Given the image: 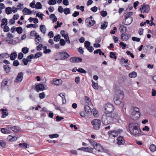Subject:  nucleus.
Returning a JSON list of instances; mask_svg holds the SVG:
<instances>
[{"label": "nucleus", "instance_id": "nucleus-1", "mask_svg": "<svg viewBox=\"0 0 156 156\" xmlns=\"http://www.w3.org/2000/svg\"><path fill=\"white\" fill-rule=\"evenodd\" d=\"M118 118L117 114L116 113H106L102 115L101 120L104 125H107L112 123L114 118Z\"/></svg>", "mask_w": 156, "mask_h": 156}, {"label": "nucleus", "instance_id": "nucleus-2", "mask_svg": "<svg viewBox=\"0 0 156 156\" xmlns=\"http://www.w3.org/2000/svg\"><path fill=\"white\" fill-rule=\"evenodd\" d=\"M130 134L135 137L142 135L139 125L136 123H130L128 125Z\"/></svg>", "mask_w": 156, "mask_h": 156}, {"label": "nucleus", "instance_id": "nucleus-3", "mask_svg": "<svg viewBox=\"0 0 156 156\" xmlns=\"http://www.w3.org/2000/svg\"><path fill=\"white\" fill-rule=\"evenodd\" d=\"M124 93L122 91L118 90H117L114 96V101L116 105H118L122 103L120 98H123Z\"/></svg>", "mask_w": 156, "mask_h": 156}, {"label": "nucleus", "instance_id": "nucleus-4", "mask_svg": "<svg viewBox=\"0 0 156 156\" xmlns=\"http://www.w3.org/2000/svg\"><path fill=\"white\" fill-rule=\"evenodd\" d=\"M56 56L60 60H65L69 57V55L66 51L60 52L57 53Z\"/></svg>", "mask_w": 156, "mask_h": 156}, {"label": "nucleus", "instance_id": "nucleus-5", "mask_svg": "<svg viewBox=\"0 0 156 156\" xmlns=\"http://www.w3.org/2000/svg\"><path fill=\"white\" fill-rule=\"evenodd\" d=\"M91 123L94 129L98 130L100 129L101 124L100 120L95 119L93 120Z\"/></svg>", "mask_w": 156, "mask_h": 156}, {"label": "nucleus", "instance_id": "nucleus-6", "mask_svg": "<svg viewBox=\"0 0 156 156\" xmlns=\"http://www.w3.org/2000/svg\"><path fill=\"white\" fill-rule=\"evenodd\" d=\"M105 113H112L114 109L113 105L110 103H107L105 107Z\"/></svg>", "mask_w": 156, "mask_h": 156}, {"label": "nucleus", "instance_id": "nucleus-7", "mask_svg": "<svg viewBox=\"0 0 156 156\" xmlns=\"http://www.w3.org/2000/svg\"><path fill=\"white\" fill-rule=\"evenodd\" d=\"M92 18L93 17L92 16H91L86 19L85 22L86 23H87L88 24V25L87 26V27H91L93 26L95 23V21L94 20H92Z\"/></svg>", "mask_w": 156, "mask_h": 156}, {"label": "nucleus", "instance_id": "nucleus-8", "mask_svg": "<svg viewBox=\"0 0 156 156\" xmlns=\"http://www.w3.org/2000/svg\"><path fill=\"white\" fill-rule=\"evenodd\" d=\"M131 115L132 119H133L134 120H136L140 117V112H138L137 113L133 111L131 114Z\"/></svg>", "mask_w": 156, "mask_h": 156}, {"label": "nucleus", "instance_id": "nucleus-9", "mask_svg": "<svg viewBox=\"0 0 156 156\" xmlns=\"http://www.w3.org/2000/svg\"><path fill=\"white\" fill-rule=\"evenodd\" d=\"M69 60L71 62L73 63L80 62H82V59L80 57H73L70 58Z\"/></svg>", "mask_w": 156, "mask_h": 156}, {"label": "nucleus", "instance_id": "nucleus-10", "mask_svg": "<svg viewBox=\"0 0 156 156\" xmlns=\"http://www.w3.org/2000/svg\"><path fill=\"white\" fill-rule=\"evenodd\" d=\"M23 73L22 72L19 73L16 78L15 82L18 83L21 82L23 78Z\"/></svg>", "mask_w": 156, "mask_h": 156}, {"label": "nucleus", "instance_id": "nucleus-11", "mask_svg": "<svg viewBox=\"0 0 156 156\" xmlns=\"http://www.w3.org/2000/svg\"><path fill=\"white\" fill-rule=\"evenodd\" d=\"M36 90L37 92L39 91H43L45 89V87L43 84L40 83L37 85L35 87Z\"/></svg>", "mask_w": 156, "mask_h": 156}, {"label": "nucleus", "instance_id": "nucleus-12", "mask_svg": "<svg viewBox=\"0 0 156 156\" xmlns=\"http://www.w3.org/2000/svg\"><path fill=\"white\" fill-rule=\"evenodd\" d=\"M131 35L129 34H122L121 35V39L122 41H126L129 39Z\"/></svg>", "mask_w": 156, "mask_h": 156}, {"label": "nucleus", "instance_id": "nucleus-13", "mask_svg": "<svg viewBox=\"0 0 156 156\" xmlns=\"http://www.w3.org/2000/svg\"><path fill=\"white\" fill-rule=\"evenodd\" d=\"M117 140L118 145L123 144L125 143V141L122 136H119Z\"/></svg>", "mask_w": 156, "mask_h": 156}, {"label": "nucleus", "instance_id": "nucleus-14", "mask_svg": "<svg viewBox=\"0 0 156 156\" xmlns=\"http://www.w3.org/2000/svg\"><path fill=\"white\" fill-rule=\"evenodd\" d=\"M10 129L15 133L19 132L21 131V129L18 126H15L12 127H10Z\"/></svg>", "mask_w": 156, "mask_h": 156}, {"label": "nucleus", "instance_id": "nucleus-15", "mask_svg": "<svg viewBox=\"0 0 156 156\" xmlns=\"http://www.w3.org/2000/svg\"><path fill=\"white\" fill-rule=\"evenodd\" d=\"M1 111H2V115L1 116L2 118H4L8 115V112H6V111H7V109H1Z\"/></svg>", "mask_w": 156, "mask_h": 156}, {"label": "nucleus", "instance_id": "nucleus-16", "mask_svg": "<svg viewBox=\"0 0 156 156\" xmlns=\"http://www.w3.org/2000/svg\"><path fill=\"white\" fill-rule=\"evenodd\" d=\"M30 36H34L36 37V39H37L38 38H41L40 35L34 30L32 31L30 33Z\"/></svg>", "mask_w": 156, "mask_h": 156}, {"label": "nucleus", "instance_id": "nucleus-17", "mask_svg": "<svg viewBox=\"0 0 156 156\" xmlns=\"http://www.w3.org/2000/svg\"><path fill=\"white\" fill-rule=\"evenodd\" d=\"M150 9V7L148 5L144 3L141 5L139 10H149Z\"/></svg>", "mask_w": 156, "mask_h": 156}, {"label": "nucleus", "instance_id": "nucleus-18", "mask_svg": "<svg viewBox=\"0 0 156 156\" xmlns=\"http://www.w3.org/2000/svg\"><path fill=\"white\" fill-rule=\"evenodd\" d=\"M125 23H124V24L126 25H129L133 21V18H125Z\"/></svg>", "mask_w": 156, "mask_h": 156}, {"label": "nucleus", "instance_id": "nucleus-19", "mask_svg": "<svg viewBox=\"0 0 156 156\" xmlns=\"http://www.w3.org/2000/svg\"><path fill=\"white\" fill-rule=\"evenodd\" d=\"M119 29L122 34H124L127 31L126 27L123 25H120Z\"/></svg>", "mask_w": 156, "mask_h": 156}, {"label": "nucleus", "instance_id": "nucleus-20", "mask_svg": "<svg viewBox=\"0 0 156 156\" xmlns=\"http://www.w3.org/2000/svg\"><path fill=\"white\" fill-rule=\"evenodd\" d=\"M94 148L97 151H101L102 150V147L101 145L97 143L94 146Z\"/></svg>", "mask_w": 156, "mask_h": 156}, {"label": "nucleus", "instance_id": "nucleus-21", "mask_svg": "<svg viewBox=\"0 0 156 156\" xmlns=\"http://www.w3.org/2000/svg\"><path fill=\"white\" fill-rule=\"evenodd\" d=\"M17 56V55L16 52H12L10 55L9 57L10 59L12 60H14Z\"/></svg>", "mask_w": 156, "mask_h": 156}, {"label": "nucleus", "instance_id": "nucleus-22", "mask_svg": "<svg viewBox=\"0 0 156 156\" xmlns=\"http://www.w3.org/2000/svg\"><path fill=\"white\" fill-rule=\"evenodd\" d=\"M84 110L88 114H90L92 112L90 107L88 105H85Z\"/></svg>", "mask_w": 156, "mask_h": 156}, {"label": "nucleus", "instance_id": "nucleus-23", "mask_svg": "<svg viewBox=\"0 0 156 156\" xmlns=\"http://www.w3.org/2000/svg\"><path fill=\"white\" fill-rule=\"evenodd\" d=\"M108 133L111 136H112L114 137H116L118 136L115 130L109 131L108 132Z\"/></svg>", "mask_w": 156, "mask_h": 156}, {"label": "nucleus", "instance_id": "nucleus-24", "mask_svg": "<svg viewBox=\"0 0 156 156\" xmlns=\"http://www.w3.org/2000/svg\"><path fill=\"white\" fill-rule=\"evenodd\" d=\"M9 57V54L7 53H4L0 54V58H8Z\"/></svg>", "mask_w": 156, "mask_h": 156}, {"label": "nucleus", "instance_id": "nucleus-25", "mask_svg": "<svg viewBox=\"0 0 156 156\" xmlns=\"http://www.w3.org/2000/svg\"><path fill=\"white\" fill-rule=\"evenodd\" d=\"M53 82L54 84L56 85H59L62 83V81L61 79H54Z\"/></svg>", "mask_w": 156, "mask_h": 156}, {"label": "nucleus", "instance_id": "nucleus-26", "mask_svg": "<svg viewBox=\"0 0 156 156\" xmlns=\"http://www.w3.org/2000/svg\"><path fill=\"white\" fill-rule=\"evenodd\" d=\"M133 13L132 12H128L125 13L124 16L125 18H132L131 16L133 15Z\"/></svg>", "mask_w": 156, "mask_h": 156}, {"label": "nucleus", "instance_id": "nucleus-27", "mask_svg": "<svg viewBox=\"0 0 156 156\" xmlns=\"http://www.w3.org/2000/svg\"><path fill=\"white\" fill-rule=\"evenodd\" d=\"M40 29L41 31L43 34H45L46 31V28L44 25H41L40 27Z\"/></svg>", "mask_w": 156, "mask_h": 156}, {"label": "nucleus", "instance_id": "nucleus-28", "mask_svg": "<svg viewBox=\"0 0 156 156\" xmlns=\"http://www.w3.org/2000/svg\"><path fill=\"white\" fill-rule=\"evenodd\" d=\"M23 9V10H29L26 7H24V8L23 4H20L17 6V8L16 9V10H17V9Z\"/></svg>", "mask_w": 156, "mask_h": 156}, {"label": "nucleus", "instance_id": "nucleus-29", "mask_svg": "<svg viewBox=\"0 0 156 156\" xmlns=\"http://www.w3.org/2000/svg\"><path fill=\"white\" fill-rule=\"evenodd\" d=\"M50 17L52 20L53 23L55 22L57 20V18L54 14H51L50 16Z\"/></svg>", "mask_w": 156, "mask_h": 156}, {"label": "nucleus", "instance_id": "nucleus-30", "mask_svg": "<svg viewBox=\"0 0 156 156\" xmlns=\"http://www.w3.org/2000/svg\"><path fill=\"white\" fill-rule=\"evenodd\" d=\"M4 69L6 73H9L10 70V68L9 65H4Z\"/></svg>", "mask_w": 156, "mask_h": 156}, {"label": "nucleus", "instance_id": "nucleus-31", "mask_svg": "<svg viewBox=\"0 0 156 156\" xmlns=\"http://www.w3.org/2000/svg\"><path fill=\"white\" fill-rule=\"evenodd\" d=\"M129 76L131 78H135L137 76V73L136 72H133L129 74Z\"/></svg>", "mask_w": 156, "mask_h": 156}, {"label": "nucleus", "instance_id": "nucleus-32", "mask_svg": "<svg viewBox=\"0 0 156 156\" xmlns=\"http://www.w3.org/2000/svg\"><path fill=\"white\" fill-rule=\"evenodd\" d=\"M7 24V19L5 18L3 19L2 20V24H1V27L2 28L3 25H6Z\"/></svg>", "mask_w": 156, "mask_h": 156}, {"label": "nucleus", "instance_id": "nucleus-33", "mask_svg": "<svg viewBox=\"0 0 156 156\" xmlns=\"http://www.w3.org/2000/svg\"><path fill=\"white\" fill-rule=\"evenodd\" d=\"M93 148L89 147H85V152L91 153L93 150Z\"/></svg>", "mask_w": 156, "mask_h": 156}, {"label": "nucleus", "instance_id": "nucleus-34", "mask_svg": "<svg viewBox=\"0 0 156 156\" xmlns=\"http://www.w3.org/2000/svg\"><path fill=\"white\" fill-rule=\"evenodd\" d=\"M8 83L7 79H4L2 82L1 86L2 87H5V86L7 85Z\"/></svg>", "mask_w": 156, "mask_h": 156}, {"label": "nucleus", "instance_id": "nucleus-35", "mask_svg": "<svg viewBox=\"0 0 156 156\" xmlns=\"http://www.w3.org/2000/svg\"><path fill=\"white\" fill-rule=\"evenodd\" d=\"M108 23L107 22H105L104 23L102 24L101 25V28L102 30H104L107 27Z\"/></svg>", "mask_w": 156, "mask_h": 156}, {"label": "nucleus", "instance_id": "nucleus-36", "mask_svg": "<svg viewBox=\"0 0 156 156\" xmlns=\"http://www.w3.org/2000/svg\"><path fill=\"white\" fill-rule=\"evenodd\" d=\"M116 53L113 52H110V57L111 58H114L116 60L117 59V57L115 56Z\"/></svg>", "mask_w": 156, "mask_h": 156}, {"label": "nucleus", "instance_id": "nucleus-37", "mask_svg": "<svg viewBox=\"0 0 156 156\" xmlns=\"http://www.w3.org/2000/svg\"><path fill=\"white\" fill-rule=\"evenodd\" d=\"M42 7V5L41 3L40 2H37L35 4V8L36 9H41Z\"/></svg>", "mask_w": 156, "mask_h": 156}, {"label": "nucleus", "instance_id": "nucleus-38", "mask_svg": "<svg viewBox=\"0 0 156 156\" xmlns=\"http://www.w3.org/2000/svg\"><path fill=\"white\" fill-rule=\"evenodd\" d=\"M149 148L151 151L154 152L156 150V146L154 144H152L150 146Z\"/></svg>", "mask_w": 156, "mask_h": 156}, {"label": "nucleus", "instance_id": "nucleus-39", "mask_svg": "<svg viewBox=\"0 0 156 156\" xmlns=\"http://www.w3.org/2000/svg\"><path fill=\"white\" fill-rule=\"evenodd\" d=\"M16 30L17 33L19 34H21L23 31V30L21 27H19L16 28Z\"/></svg>", "mask_w": 156, "mask_h": 156}, {"label": "nucleus", "instance_id": "nucleus-40", "mask_svg": "<svg viewBox=\"0 0 156 156\" xmlns=\"http://www.w3.org/2000/svg\"><path fill=\"white\" fill-rule=\"evenodd\" d=\"M33 58H34V56L33 54H31L27 56L26 59H27L28 62H29L31 61V59Z\"/></svg>", "mask_w": 156, "mask_h": 156}, {"label": "nucleus", "instance_id": "nucleus-41", "mask_svg": "<svg viewBox=\"0 0 156 156\" xmlns=\"http://www.w3.org/2000/svg\"><path fill=\"white\" fill-rule=\"evenodd\" d=\"M92 86L93 87V88L96 90H98V85L94 82L92 80Z\"/></svg>", "mask_w": 156, "mask_h": 156}, {"label": "nucleus", "instance_id": "nucleus-42", "mask_svg": "<svg viewBox=\"0 0 156 156\" xmlns=\"http://www.w3.org/2000/svg\"><path fill=\"white\" fill-rule=\"evenodd\" d=\"M1 131L2 133L5 134H9L10 132L9 130L4 128L2 129H1Z\"/></svg>", "mask_w": 156, "mask_h": 156}, {"label": "nucleus", "instance_id": "nucleus-43", "mask_svg": "<svg viewBox=\"0 0 156 156\" xmlns=\"http://www.w3.org/2000/svg\"><path fill=\"white\" fill-rule=\"evenodd\" d=\"M23 14L25 15H30L32 13L31 10H22Z\"/></svg>", "mask_w": 156, "mask_h": 156}, {"label": "nucleus", "instance_id": "nucleus-44", "mask_svg": "<svg viewBox=\"0 0 156 156\" xmlns=\"http://www.w3.org/2000/svg\"><path fill=\"white\" fill-rule=\"evenodd\" d=\"M22 51L23 53L26 54L28 52L29 50L27 47H24L22 49Z\"/></svg>", "mask_w": 156, "mask_h": 156}, {"label": "nucleus", "instance_id": "nucleus-45", "mask_svg": "<svg viewBox=\"0 0 156 156\" xmlns=\"http://www.w3.org/2000/svg\"><path fill=\"white\" fill-rule=\"evenodd\" d=\"M61 36L59 34H58L54 37V40L55 41H58L59 40V39L60 38Z\"/></svg>", "mask_w": 156, "mask_h": 156}, {"label": "nucleus", "instance_id": "nucleus-46", "mask_svg": "<svg viewBox=\"0 0 156 156\" xmlns=\"http://www.w3.org/2000/svg\"><path fill=\"white\" fill-rule=\"evenodd\" d=\"M19 146L24 148H27V144L26 143H24L23 144L20 143L19 144Z\"/></svg>", "mask_w": 156, "mask_h": 156}, {"label": "nucleus", "instance_id": "nucleus-47", "mask_svg": "<svg viewBox=\"0 0 156 156\" xmlns=\"http://www.w3.org/2000/svg\"><path fill=\"white\" fill-rule=\"evenodd\" d=\"M37 27V25L35 24H30L27 25L26 27L27 28L33 27L34 28H36Z\"/></svg>", "mask_w": 156, "mask_h": 156}, {"label": "nucleus", "instance_id": "nucleus-48", "mask_svg": "<svg viewBox=\"0 0 156 156\" xmlns=\"http://www.w3.org/2000/svg\"><path fill=\"white\" fill-rule=\"evenodd\" d=\"M77 71L80 73H86V71L81 68H80L77 70Z\"/></svg>", "mask_w": 156, "mask_h": 156}, {"label": "nucleus", "instance_id": "nucleus-49", "mask_svg": "<svg viewBox=\"0 0 156 156\" xmlns=\"http://www.w3.org/2000/svg\"><path fill=\"white\" fill-rule=\"evenodd\" d=\"M48 3L49 5H55L56 3V0H50L48 1Z\"/></svg>", "mask_w": 156, "mask_h": 156}, {"label": "nucleus", "instance_id": "nucleus-50", "mask_svg": "<svg viewBox=\"0 0 156 156\" xmlns=\"http://www.w3.org/2000/svg\"><path fill=\"white\" fill-rule=\"evenodd\" d=\"M90 42L86 41L84 42V46L86 48H87L89 46H90Z\"/></svg>", "mask_w": 156, "mask_h": 156}, {"label": "nucleus", "instance_id": "nucleus-51", "mask_svg": "<svg viewBox=\"0 0 156 156\" xmlns=\"http://www.w3.org/2000/svg\"><path fill=\"white\" fill-rule=\"evenodd\" d=\"M42 55V53L41 52H38L35 54L34 58H37L40 57Z\"/></svg>", "mask_w": 156, "mask_h": 156}, {"label": "nucleus", "instance_id": "nucleus-52", "mask_svg": "<svg viewBox=\"0 0 156 156\" xmlns=\"http://www.w3.org/2000/svg\"><path fill=\"white\" fill-rule=\"evenodd\" d=\"M85 99L87 103L89 105L91 104V101L90 99L87 96L85 97Z\"/></svg>", "mask_w": 156, "mask_h": 156}, {"label": "nucleus", "instance_id": "nucleus-53", "mask_svg": "<svg viewBox=\"0 0 156 156\" xmlns=\"http://www.w3.org/2000/svg\"><path fill=\"white\" fill-rule=\"evenodd\" d=\"M6 41L8 44H12L13 43V41L12 39L10 38H6Z\"/></svg>", "mask_w": 156, "mask_h": 156}, {"label": "nucleus", "instance_id": "nucleus-54", "mask_svg": "<svg viewBox=\"0 0 156 156\" xmlns=\"http://www.w3.org/2000/svg\"><path fill=\"white\" fill-rule=\"evenodd\" d=\"M10 29L9 27L6 25L5 26L3 27V31L5 32H7L9 31Z\"/></svg>", "mask_w": 156, "mask_h": 156}, {"label": "nucleus", "instance_id": "nucleus-55", "mask_svg": "<svg viewBox=\"0 0 156 156\" xmlns=\"http://www.w3.org/2000/svg\"><path fill=\"white\" fill-rule=\"evenodd\" d=\"M49 136L50 138H52L58 137L59 136V135L58 134H50L49 135Z\"/></svg>", "mask_w": 156, "mask_h": 156}, {"label": "nucleus", "instance_id": "nucleus-56", "mask_svg": "<svg viewBox=\"0 0 156 156\" xmlns=\"http://www.w3.org/2000/svg\"><path fill=\"white\" fill-rule=\"evenodd\" d=\"M59 43L61 45L63 46L66 44V43L63 39H61L60 40Z\"/></svg>", "mask_w": 156, "mask_h": 156}, {"label": "nucleus", "instance_id": "nucleus-57", "mask_svg": "<svg viewBox=\"0 0 156 156\" xmlns=\"http://www.w3.org/2000/svg\"><path fill=\"white\" fill-rule=\"evenodd\" d=\"M119 45L122 47V48L123 49H125L126 45L122 42H121L119 43Z\"/></svg>", "mask_w": 156, "mask_h": 156}, {"label": "nucleus", "instance_id": "nucleus-58", "mask_svg": "<svg viewBox=\"0 0 156 156\" xmlns=\"http://www.w3.org/2000/svg\"><path fill=\"white\" fill-rule=\"evenodd\" d=\"M100 13L101 16L103 17H105L107 15V12L104 10L102 11Z\"/></svg>", "mask_w": 156, "mask_h": 156}, {"label": "nucleus", "instance_id": "nucleus-59", "mask_svg": "<svg viewBox=\"0 0 156 156\" xmlns=\"http://www.w3.org/2000/svg\"><path fill=\"white\" fill-rule=\"evenodd\" d=\"M35 1L34 0H33L32 2L30 4V6L33 8H35Z\"/></svg>", "mask_w": 156, "mask_h": 156}, {"label": "nucleus", "instance_id": "nucleus-60", "mask_svg": "<svg viewBox=\"0 0 156 156\" xmlns=\"http://www.w3.org/2000/svg\"><path fill=\"white\" fill-rule=\"evenodd\" d=\"M89 142L91 144V145L93 147L96 145L97 143L94 141L93 140L90 139L89 140Z\"/></svg>", "mask_w": 156, "mask_h": 156}, {"label": "nucleus", "instance_id": "nucleus-61", "mask_svg": "<svg viewBox=\"0 0 156 156\" xmlns=\"http://www.w3.org/2000/svg\"><path fill=\"white\" fill-rule=\"evenodd\" d=\"M13 65L15 66H17L19 65L18 61L17 60H14L13 62Z\"/></svg>", "mask_w": 156, "mask_h": 156}, {"label": "nucleus", "instance_id": "nucleus-62", "mask_svg": "<svg viewBox=\"0 0 156 156\" xmlns=\"http://www.w3.org/2000/svg\"><path fill=\"white\" fill-rule=\"evenodd\" d=\"M56 119L57 121L59 122L61 120L63 119H64V118L57 115L56 116Z\"/></svg>", "mask_w": 156, "mask_h": 156}, {"label": "nucleus", "instance_id": "nucleus-63", "mask_svg": "<svg viewBox=\"0 0 156 156\" xmlns=\"http://www.w3.org/2000/svg\"><path fill=\"white\" fill-rule=\"evenodd\" d=\"M39 98L41 99H43L45 97V94L44 92H43L41 93H40L39 95Z\"/></svg>", "mask_w": 156, "mask_h": 156}, {"label": "nucleus", "instance_id": "nucleus-64", "mask_svg": "<svg viewBox=\"0 0 156 156\" xmlns=\"http://www.w3.org/2000/svg\"><path fill=\"white\" fill-rule=\"evenodd\" d=\"M132 40L133 41H136L137 42H139L140 41V38L135 37H132Z\"/></svg>", "mask_w": 156, "mask_h": 156}]
</instances>
